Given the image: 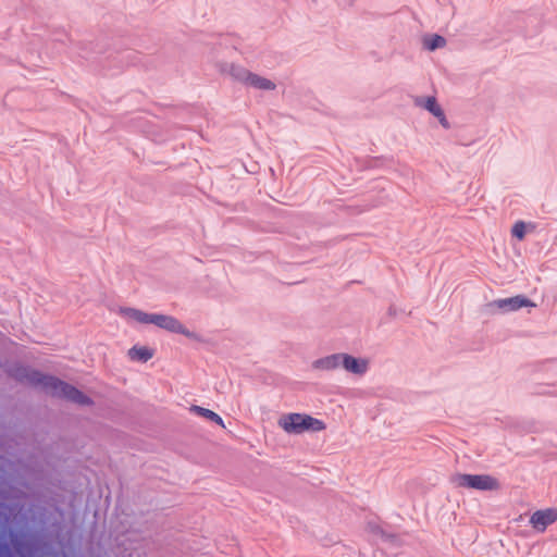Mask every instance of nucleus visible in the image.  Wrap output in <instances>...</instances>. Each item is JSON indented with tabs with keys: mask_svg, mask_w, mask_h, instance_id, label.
Segmentation results:
<instances>
[{
	"mask_svg": "<svg viewBox=\"0 0 557 557\" xmlns=\"http://www.w3.org/2000/svg\"><path fill=\"white\" fill-rule=\"evenodd\" d=\"M313 2H315L317 0H312Z\"/></svg>",
	"mask_w": 557,
	"mask_h": 557,
	"instance_id": "16",
	"label": "nucleus"
},
{
	"mask_svg": "<svg viewBox=\"0 0 557 557\" xmlns=\"http://www.w3.org/2000/svg\"><path fill=\"white\" fill-rule=\"evenodd\" d=\"M153 356V351L145 346H134L128 350V357L132 360L147 362Z\"/></svg>",
	"mask_w": 557,
	"mask_h": 557,
	"instance_id": "13",
	"label": "nucleus"
},
{
	"mask_svg": "<svg viewBox=\"0 0 557 557\" xmlns=\"http://www.w3.org/2000/svg\"><path fill=\"white\" fill-rule=\"evenodd\" d=\"M453 483L458 487L479 491H497L500 487L498 480L488 474H456Z\"/></svg>",
	"mask_w": 557,
	"mask_h": 557,
	"instance_id": "4",
	"label": "nucleus"
},
{
	"mask_svg": "<svg viewBox=\"0 0 557 557\" xmlns=\"http://www.w3.org/2000/svg\"><path fill=\"white\" fill-rule=\"evenodd\" d=\"M341 368L346 370L349 373L356 375H363L369 368V360L364 358H356L351 355L342 352V363Z\"/></svg>",
	"mask_w": 557,
	"mask_h": 557,
	"instance_id": "9",
	"label": "nucleus"
},
{
	"mask_svg": "<svg viewBox=\"0 0 557 557\" xmlns=\"http://www.w3.org/2000/svg\"><path fill=\"white\" fill-rule=\"evenodd\" d=\"M277 425L285 433L300 435L304 433H318L326 429L324 421L307 413L288 412L277 419Z\"/></svg>",
	"mask_w": 557,
	"mask_h": 557,
	"instance_id": "2",
	"label": "nucleus"
},
{
	"mask_svg": "<svg viewBox=\"0 0 557 557\" xmlns=\"http://www.w3.org/2000/svg\"><path fill=\"white\" fill-rule=\"evenodd\" d=\"M527 233V224L523 221H518L513 224L511 228V234L513 237L522 240L525 237Z\"/></svg>",
	"mask_w": 557,
	"mask_h": 557,
	"instance_id": "15",
	"label": "nucleus"
},
{
	"mask_svg": "<svg viewBox=\"0 0 557 557\" xmlns=\"http://www.w3.org/2000/svg\"><path fill=\"white\" fill-rule=\"evenodd\" d=\"M536 305L524 297L523 295H516L509 298L496 299L486 305V308L490 312H494L495 309L500 310L502 312H511L517 311L524 307H535Z\"/></svg>",
	"mask_w": 557,
	"mask_h": 557,
	"instance_id": "6",
	"label": "nucleus"
},
{
	"mask_svg": "<svg viewBox=\"0 0 557 557\" xmlns=\"http://www.w3.org/2000/svg\"><path fill=\"white\" fill-rule=\"evenodd\" d=\"M414 104L417 107H420L426 111H429L431 114H433L437 120L438 122L441 123V125L445 128H448L449 127V123L444 114V111L443 109L441 108V106L437 103L436 101V98L433 97V96H430V97H424V96H420V97H416L414 98Z\"/></svg>",
	"mask_w": 557,
	"mask_h": 557,
	"instance_id": "8",
	"label": "nucleus"
},
{
	"mask_svg": "<svg viewBox=\"0 0 557 557\" xmlns=\"http://www.w3.org/2000/svg\"><path fill=\"white\" fill-rule=\"evenodd\" d=\"M189 410L199 416V417H202L209 421H212L214 423H216L218 425L222 426V428H225L224 425V422L222 420V418L214 411L210 410V409H207V408H203V407H200V406H197V405H193Z\"/></svg>",
	"mask_w": 557,
	"mask_h": 557,
	"instance_id": "12",
	"label": "nucleus"
},
{
	"mask_svg": "<svg viewBox=\"0 0 557 557\" xmlns=\"http://www.w3.org/2000/svg\"><path fill=\"white\" fill-rule=\"evenodd\" d=\"M557 521V507H549L534 511L529 520L531 527L543 533L549 525Z\"/></svg>",
	"mask_w": 557,
	"mask_h": 557,
	"instance_id": "7",
	"label": "nucleus"
},
{
	"mask_svg": "<svg viewBox=\"0 0 557 557\" xmlns=\"http://www.w3.org/2000/svg\"><path fill=\"white\" fill-rule=\"evenodd\" d=\"M150 323L171 333L182 334L189 339L200 341V336L189 331L176 318L168 314L152 313Z\"/></svg>",
	"mask_w": 557,
	"mask_h": 557,
	"instance_id": "5",
	"label": "nucleus"
},
{
	"mask_svg": "<svg viewBox=\"0 0 557 557\" xmlns=\"http://www.w3.org/2000/svg\"><path fill=\"white\" fill-rule=\"evenodd\" d=\"M556 240H557V235H556Z\"/></svg>",
	"mask_w": 557,
	"mask_h": 557,
	"instance_id": "17",
	"label": "nucleus"
},
{
	"mask_svg": "<svg viewBox=\"0 0 557 557\" xmlns=\"http://www.w3.org/2000/svg\"><path fill=\"white\" fill-rule=\"evenodd\" d=\"M117 314L127 323L151 324L152 313H148L132 307H120Z\"/></svg>",
	"mask_w": 557,
	"mask_h": 557,
	"instance_id": "10",
	"label": "nucleus"
},
{
	"mask_svg": "<svg viewBox=\"0 0 557 557\" xmlns=\"http://www.w3.org/2000/svg\"><path fill=\"white\" fill-rule=\"evenodd\" d=\"M222 72L228 74L235 81L256 89L274 90L276 88L275 83L271 79L252 73L240 65L226 64Z\"/></svg>",
	"mask_w": 557,
	"mask_h": 557,
	"instance_id": "3",
	"label": "nucleus"
},
{
	"mask_svg": "<svg viewBox=\"0 0 557 557\" xmlns=\"http://www.w3.org/2000/svg\"><path fill=\"white\" fill-rule=\"evenodd\" d=\"M342 352L332 354L319 359L311 363L312 370L315 371H334L341 368Z\"/></svg>",
	"mask_w": 557,
	"mask_h": 557,
	"instance_id": "11",
	"label": "nucleus"
},
{
	"mask_svg": "<svg viewBox=\"0 0 557 557\" xmlns=\"http://www.w3.org/2000/svg\"><path fill=\"white\" fill-rule=\"evenodd\" d=\"M446 46L445 37H423L422 47L428 51H435L436 49Z\"/></svg>",
	"mask_w": 557,
	"mask_h": 557,
	"instance_id": "14",
	"label": "nucleus"
},
{
	"mask_svg": "<svg viewBox=\"0 0 557 557\" xmlns=\"http://www.w3.org/2000/svg\"><path fill=\"white\" fill-rule=\"evenodd\" d=\"M12 374L16 380L38 387L51 396L61 397L78 405L90 404V399L85 394L54 376L45 375L24 367L16 368Z\"/></svg>",
	"mask_w": 557,
	"mask_h": 557,
	"instance_id": "1",
	"label": "nucleus"
}]
</instances>
